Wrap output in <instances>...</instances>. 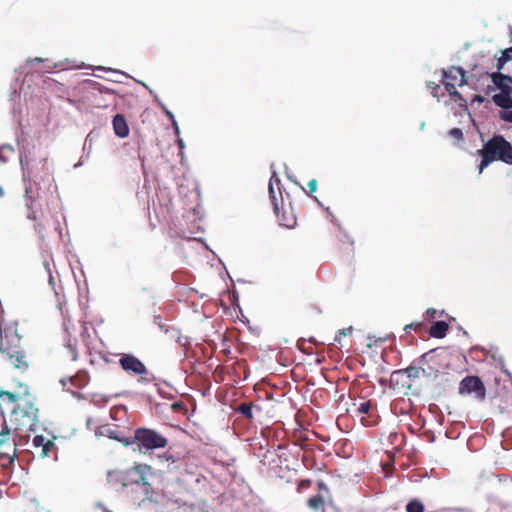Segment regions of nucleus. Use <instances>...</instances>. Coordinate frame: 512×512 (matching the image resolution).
Segmentation results:
<instances>
[{
  "label": "nucleus",
  "instance_id": "f257e3e1",
  "mask_svg": "<svg viewBox=\"0 0 512 512\" xmlns=\"http://www.w3.org/2000/svg\"><path fill=\"white\" fill-rule=\"evenodd\" d=\"M0 414L7 415L15 432L21 434H29L40 423L37 399L28 387L20 393L0 390Z\"/></svg>",
  "mask_w": 512,
  "mask_h": 512
},
{
  "label": "nucleus",
  "instance_id": "f03ea898",
  "mask_svg": "<svg viewBox=\"0 0 512 512\" xmlns=\"http://www.w3.org/2000/svg\"><path fill=\"white\" fill-rule=\"evenodd\" d=\"M482 160L478 166L479 173L493 161L500 160L512 165V145L502 135H494L478 150Z\"/></svg>",
  "mask_w": 512,
  "mask_h": 512
},
{
  "label": "nucleus",
  "instance_id": "7ed1b4c3",
  "mask_svg": "<svg viewBox=\"0 0 512 512\" xmlns=\"http://www.w3.org/2000/svg\"><path fill=\"white\" fill-rule=\"evenodd\" d=\"M30 434H21L15 432L12 438V429L8 425L6 418L0 423V459L8 463L14 462L17 450L29 444Z\"/></svg>",
  "mask_w": 512,
  "mask_h": 512
},
{
  "label": "nucleus",
  "instance_id": "20e7f679",
  "mask_svg": "<svg viewBox=\"0 0 512 512\" xmlns=\"http://www.w3.org/2000/svg\"><path fill=\"white\" fill-rule=\"evenodd\" d=\"M269 195L279 224L286 228H294L297 219L292 208L284 206L280 190V179L276 176V173H273L269 181Z\"/></svg>",
  "mask_w": 512,
  "mask_h": 512
},
{
  "label": "nucleus",
  "instance_id": "39448f33",
  "mask_svg": "<svg viewBox=\"0 0 512 512\" xmlns=\"http://www.w3.org/2000/svg\"><path fill=\"white\" fill-rule=\"evenodd\" d=\"M137 444L140 452L166 447L168 440L165 436L149 428H137L134 437L125 440L124 446Z\"/></svg>",
  "mask_w": 512,
  "mask_h": 512
},
{
  "label": "nucleus",
  "instance_id": "423d86ee",
  "mask_svg": "<svg viewBox=\"0 0 512 512\" xmlns=\"http://www.w3.org/2000/svg\"><path fill=\"white\" fill-rule=\"evenodd\" d=\"M150 469V466L141 464L122 472L120 477L123 486L134 484L141 486L143 490L148 493L150 483L148 482L147 474L150 473Z\"/></svg>",
  "mask_w": 512,
  "mask_h": 512
},
{
  "label": "nucleus",
  "instance_id": "0eeeda50",
  "mask_svg": "<svg viewBox=\"0 0 512 512\" xmlns=\"http://www.w3.org/2000/svg\"><path fill=\"white\" fill-rule=\"evenodd\" d=\"M120 365L129 375L139 376L142 382H151L155 377L148 371L146 366L133 354H124L120 359Z\"/></svg>",
  "mask_w": 512,
  "mask_h": 512
},
{
  "label": "nucleus",
  "instance_id": "6e6552de",
  "mask_svg": "<svg viewBox=\"0 0 512 512\" xmlns=\"http://www.w3.org/2000/svg\"><path fill=\"white\" fill-rule=\"evenodd\" d=\"M334 503L328 485L320 480L317 482V493L307 499V506L314 512H325L326 506Z\"/></svg>",
  "mask_w": 512,
  "mask_h": 512
},
{
  "label": "nucleus",
  "instance_id": "1a4fd4ad",
  "mask_svg": "<svg viewBox=\"0 0 512 512\" xmlns=\"http://www.w3.org/2000/svg\"><path fill=\"white\" fill-rule=\"evenodd\" d=\"M332 222L338 226L335 248L341 257L351 261L355 253V240L340 226L337 220L333 219Z\"/></svg>",
  "mask_w": 512,
  "mask_h": 512
},
{
  "label": "nucleus",
  "instance_id": "9d476101",
  "mask_svg": "<svg viewBox=\"0 0 512 512\" xmlns=\"http://www.w3.org/2000/svg\"><path fill=\"white\" fill-rule=\"evenodd\" d=\"M404 329L406 332H410L411 330H413L419 335L423 333H428L429 337L441 339L446 336L447 331L449 329V324L445 321H435L428 328L425 323L414 322L406 325Z\"/></svg>",
  "mask_w": 512,
  "mask_h": 512
},
{
  "label": "nucleus",
  "instance_id": "9b49d317",
  "mask_svg": "<svg viewBox=\"0 0 512 512\" xmlns=\"http://www.w3.org/2000/svg\"><path fill=\"white\" fill-rule=\"evenodd\" d=\"M22 337L13 326L0 329V352H18L21 349Z\"/></svg>",
  "mask_w": 512,
  "mask_h": 512
},
{
  "label": "nucleus",
  "instance_id": "f8f14e48",
  "mask_svg": "<svg viewBox=\"0 0 512 512\" xmlns=\"http://www.w3.org/2000/svg\"><path fill=\"white\" fill-rule=\"evenodd\" d=\"M459 393H473L476 398L483 400L486 396V389L479 377L466 376L465 378L462 379V381L459 384Z\"/></svg>",
  "mask_w": 512,
  "mask_h": 512
},
{
  "label": "nucleus",
  "instance_id": "ddd939ff",
  "mask_svg": "<svg viewBox=\"0 0 512 512\" xmlns=\"http://www.w3.org/2000/svg\"><path fill=\"white\" fill-rule=\"evenodd\" d=\"M55 449V443L52 439L43 435H36L32 440L31 449L26 450L30 451L34 457L44 459L49 457L50 452Z\"/></svg>",
  "mask_w": 512,
  "mask_h": 512
},
{
  "label": "nucleus",
  "instance_id": "4468645a",
  "mask_svg": "<svg viewBox=\"0 0 512 512\" xmlns=\"http://www.w3.org/2000/svg\"><path fill=\"white\" fill-rule=\"evenodd\" d=\"M7 361L19 373L26 372L30 367L27 354H8Z\"/></svg>",
  "mask_w": 512,
  "mask_h": 512
},
{
  "label": "nucleus",
  "instance_id": "2eb2a0df",
  "mask_svg": "<svg viewBox=\"0 0 512 512\" xmlns=\"http://www.w3.org/2000/svg\"><path fill=\"white\" fill-rule=\"evenodd\" d=\"M372 403L370 400L364 401L360 403L357 407V412L361 415V422L365 426H372L375 424L376 420L374 419L373 414L371 413Z\"/></svg>",
  "mask_w": 512,
  "mask_h": 512
},
{
  "label": "nucleus",
  "instance_id": "dca6fc26",
  "mask_svg": "<svg viewBox=\"0 0 512 512\" xmlns=\"http://www.w3.org/2000/svg\"><path fill=\"white\" fill-rule=\"evenodd\" d=\"M443 77L451 82L457 81L459 78V86L466 84L465 71L461 67L452 66L448 71L443 70Z\"/></svg>",
  "mask_w": 512,
  "mask_h": 512
},
{
  "label": "nucleus",
  "instance_id": "f3484780",
  "mask_svg": "<svg viewBox=\"0 0 512 512\" xmlns=\"http://www.w3.org/2000/svg\"><path fill=\"white\" fill-rule=\"evenodd\" d=\"M113 129L120 138H125L129 134V127L125 117L122 114H116L113 118Z\"/></svg>",
  "mask_w": 512,
  "mask_h": 512
},
{
  "label": "nucleus",
  "instance_id": "a211bd4d",
  "mask_svg": "<svg viewBox=\"0 0 512 512\" xmlns=\"http://www.w3.org/2000/svg\"><path fill=\"white\" fill-rule=\"evenodd\" d=\"M490 77L494 85L497 86L501 91H511L510 84H512V77L506 76L499 71L490 74Z\"/></svg>",
  "mask_w": 512,
  "mask_h": 512
},
{
  "label": "nucleus",
  "instance_id": "6ab92c4d",
  "mask_svg": "<svg viewBox=\"0 0 512 512\" xmlns=\"http://www.w3.org/2000/svg\"><path fill=\"white\" fill-rule=\"evenodd\" d=\"M234 410L240 413L247 420H253L254 418V410L260 411V407L255 405L253 402H242L237 405Z\"/></svg>",
  "mask_w": 512,
  "mask_h": 512
},
{
  "label": "nucleus",
  "instance_id": "aec40b11",
  "mask_svg": "<svg viewBox=\"0 0 512 512\" xmlns=\"http://www.w3.org/2000/svg\"><path fill=\"white\" fill-rule=\"evenodd\" d=\"M405 373L408 375V377H419L420 371L424 375H431L433 372L437 371L434 366H418L415 362H413L409 367H407L405 370Z\"/></svg>",
  "mask_w": 512,
  "mask_h": 512
},
{
  "label": "nucleus",
  "instance_id": "412c9836",
  "mask_svg": "<svg viewBox=\"0 0 512 512\" xmlns=\"http://www.w3.org/2000/svg\"><path fill=\"white\" fill-rule=\"evenodd\" d=\"M393 343V339L390 337H379L373 340V342H369L367 344V348L369 349H380L381 352H386L388 349L391 348V345Z\"/></svg>",
  "mask_w": 512,
  "mask_h": 512
},
{
  "label": "nucleus",
  "instance_id": "4be33fe9",
  "mask_svg": "<svg viewBox=\"0 0 512 512\" xmlns=\"http://www.w3.org/2000/svg\"><path fill=\"white\" fill-rule=\"evenodd\" d=\"M67 381L76 388H83L89 382V375L83 370H79L74 376L69 377Z\"/></svg>",
  "mask_w": 512,
  "mask_h": 512
},
{
  "label": "nucleus",
  "instance_id": "5701e85b",
  "mask_svg": "<svg viewBox=\"0 0 512 512\" xmlns=\"http://www.w3.org/2000/svg\"><path fill=\"white\" fill-rule=\"evenodd\" d=\"M493 102L504 109H510L512 108V98L510 96V91L507 92H501L498 94H495L493 96Z\"/></svg>",
  "mask_w": 512,
  "mask_h": 512
},
{
  "label": "nucleus",
  "instance_id": "b1692460",
  "mask_svg": "<svg viewBox=\"0 0 512 512\" xmlns=\"http://www.w3.org/2000/svg\"><path fill=\"white\" fill-rule=\"evenodd\" d=\"M88 338H90V336L83 337L87 352H102V342L96 338L88 341Z\"/></svg>",
  "mask_w": 512,
  "mask_h": 512
},
{
  "label": "nucleus",
  "instance_id": "393cba45",
  "mask_svg": "<svg viewBox=\"0 0 512 512\" xmlns=\"http://www.w3.org/2000/svg\"><path fill=\"white\" fill-rule=\"evenodd\" d=\"M102 434L106 435L110 439H114V440L121 442L123 445H124L125 440H130V438L121 437L119 435L118 430L115 428H111V427H104Z\"/></svg>",
  "mask_w": 512,
  "mask_h": 512
},
{
  "label": "nucleus",
  "instance_id": "a878e982",
  "mask_svg": "<svg viewBox=\"0 0 512 512\" xmlns=\"http://www.w3.org/2000/svg\"><path fill=\"white\" fill-rule=\"evenodd\" d=\"M406 512H424V505L419 500H411L406 505Z\"/></svg>",
  "mask_w": 512,
  "mask_h": 512
},
{
  "label": "nucleus",
  "instance_id": "bb28decb",
  "mask_svg": "<svg viewBox=\"0 0 512 512\" xmlns=\"http://www.w3.org/2000/svg\"><path fill=\"white\" fill-rule=\"evenodd\" d=\"M444 86L450 96L458 98L460 100L463 99L462 95L457 91L456 86L453 82L446 81V82H444Z\"/></svg>",
  "mask_w": 512,
  "mask_h": 512
},
{
  "label": "nucleus",
  "instance_id": "cd10ccee",
  "mask_svg": "<svg viewBox=\"0 0 512 512\" xmlns=\"http://www.w3.org/2000/svg\"><path fill=\"white\" fill-rule=\"evenodd\" d=\"M313 484V481L311 479H303L300 480L297 484L296 491L298 493H302L303 491L309 489Z\"/></svg>",
  "mask_w": 512,
  "mask_h": 512
},
{
  "label": "nucleus",
  "instance_id": "c85d7f7f",
  "mask_svg": "<svg viewBox=\"0 0 512 512\" xmlns=\"http://www.w3.org/2000/svg\"><path fill=\"white\" fill-rule=\"evenodd\" d=\"M448 135L454 138L457 142L463 140V132L460 128H452L448 131Z\"/></svg>",
  "mask_w": 512,
  "mask_h": 512
},
{
  "label": "nucleus",
  "instance_id": "c756f323",
  "mask_svg": "<svg viewBox=\"0 0 512 512\" xmlns=\"http://www.w3.org/2000/svg\"><path fill=\"white\" fill-rule=\"evenodd\" d=\"M352 330H353V328L351 326L339 330L338 334L334 338V341L337 343H341L342 337H346V336L350 335Z\"/></svg>",
  "mask_w": 512,
  "mask_h": 512
},
{
  "label": "nucleus",
  "instance_id": "7c9ffc66",
  "mask_svg": "<svg viewBox=\"0 0 512 512\" xmlns=\"http://www.w3.org/2000/svg\"><path fill=\"white\" fill-rule=\"evenodd\" d=\"M427 355L428 354H422L420 357H418L414 362L418 365V366H425V367H428V366H431L430 365V361L432 359H427Z\"/></svg>",
  "mask_w": 512,
  "mask_h": 512
},
{
  "label": "nucleus",
  "instance_id": "2f4dec72",
  "mask_svg": "<svg viewBox=\"0 0 512 512\" xmlns=\"http://www.w3.org/2000/svg\"><path fill=\"white\" fill-rule=\"evenodd\" d=\"M437 315H438V311L434 308H429L425 312V317H426V320H428V321H432L433 319L436 318Z\"/></svg>",
  "mask_w": 512,
  "mask_h": 512
},
{
  "label": "nucleus",
  "instance_id": "473e14b6",
  "mask_svg": "<svg viewBox=\"0 0 512 512\" xmlns=\"http://www.w3.org/2000/svg\"><path fill=\"white\" fill-rule=\"evenodd\" d=\"M35 229H36L38 235L40 236V238L44 239L45 238V225L39 222L35 225Z\"/></svg>",
  "mask_w": 512,
  "mask_h": 512
},
{
  "label": "nucleus",
  "instance_id": "72a5a7b5",
  "mask_svg": "<svg viewBox=\"0 0 512 512\" xmlns=\"http://www.w3.org/2000/svg\"><path fill=\"white\" fill-rule=\"evenodd\" d=\"M308 189H309V194H312L314 193L316 190H317V180L316 179H311L308 184Z\"/></svg>",
  "mask_w": 512,
  "mask_h": 512
},
{
  "label": "nucleus",
  "instance_id": "f704fd0d",
  "mask_svg": "<svg viewBox=\"0 0 512 512\" xmlns=\"http://www.w3.org/2000/svg\"><path fill=\"white\" fill-rule=\"evenodd\" d=\"M428 87L431 89L433 96H436L438 90L440 89V85L435 82H429Z\"/></svg>",
  "mask_w": 512,
  "mask_h": 512
},
{
  "label": "nucleus",
  "instance_id": "c9c22d12",
  "mask_svg": "<svg viewBox=\"0 0 512 512\" xmlns=\"http://www.w3.org/2000/svg\"><path fill=\"white\" fill-rule=\"evenodd\" d=\"M501 119L512 123V110L501 113Z\"/></svg>",
  "mask_w": 512,
  "mask_h": 512
},
{
  "label": "nucleus",
  "instance_id": "e433bc0d",
  "mask_svg": "<svg viewBox=\"0 0 512 512\" xmlns=\"http://www.w3.org/2000/svg\"><path fill=\"white\" fill-rule=\"evenodd\" d=\"M325 512H342L335 503H330L326 506Z\"/></svg>",
  "mask_w": 512,
  "mask_h": 512
},
{
  "label": "nucleus",
  "instance_id": "4c0bfd02",
  "mask_svg": "<svg viewBox=\"0 0 512 512\" xmlns=\"http://www.w3.org/2000/svg\"><path fill=\"white\" fill-rule=\"evenodd\" d=\"M166 115L171 119V121L173 122V125L175 126V130H176V133L179 134V127H178V124L175 120V117L174 115L170 112V111H166Z\"/></svg>",
  "mask_w": 512,
  "mask_h": 512
},
{
  "label": "nucleus",
  "instance_id": "58836bf2",
  "mask_svg": "<svg viewBox=\"0 0 512 512\" xmlns=\"http://www.w3.org/2000/svg\"><path fill=\"white\" fill-rule=\"evenodd\" d=\"M502 56L506 57V61L512 60V47L502 51Z\"/></svg>",
  "mask_w": 512,
  "mask_h": 512
},
{
  "label": "nucleus",
  "instance_id": "ea45409f",
  "mask_svg": "<svg viewBox=\"0 0 512 512\" xmlns=\"http://www.w3.org/2000/svg\"><path fill=\"white\" fill-rule=\"evenodd\" d=\"M506 62H507V61H506V57H503V56L501 55V57H500V58H498V61H497V65H496V66H497V69H498L499 71H500V70H502V69L504 68V64H505Z\"/></svg>",
  "mask_w": 512,
  "mask_h": 512
},
{
  "label": "nucleus",
  "instance_id": "a19ab883",
  "mask_svg": "<svg viewBox=\"0 0 512 512\" xmlns=\"http://www.w3.org/2000/svg\"><path fill=\"white\" fill-rule=\"evenodd\" d=\"M314 355L316 356V358L313 361L308 362V365H310V366H312L313 363L320 364V363H322V361L324 359L323 357H320L319 354H314Z\"/></svg>",
  "mask_w": 512,
  "mask_h": 512
},
{
  "label": "nucleus",
  "instance_id": "79ce46f5",
  "mask_svg": "<svg viewBox=\"0 0 512 512\" xmlns=\"http://www.w3.org/2000/svg\"><path fill=\"white\" fill-rule=\"evenodd\" d=\"M177 143L179 145L180 150H183L185 147L184 141L181 138H178Z\"/></svg>",
  "mask_w": 512,
  "mask_h": 512
},
{
  "label": "nucleus",
  "instance_id": "37998d69",
  "mask_svg": "<svg viewBox=\"0 0 512 512\" xmlns=\"http://www.w3.org/2000/svg\"><path fill=\"white\" fill-rule=\"evenodd\" d=\"M484 100H485V98H484V97H482V96H480V95H476V96L474 97V101H477V102H479V103L484 102Z\"/></svg>",
  "mask_w": 512,
  "mask_h": 512
},
{
  "label": "nucleus",
  "instance_id": "c03bdc74",
  "mask_svg": "<svg viewBox=\"0 0 512 512\" xmlns=\"http://www.w3.org/2000/svg\"><path fill=\"white\" fill-rule=\"evenodd\" d=\"M20 163H21L22 166L24 165V163L27 164V162L25 161V159L23 157L20 158Z\"/></svg>",
  "mask_w": 512,
  "mask_h": 512
},
{
  "label": "nucleus",
  "instance_id": "a18cd8bd",
  "mask_svg": "<svg viewBox=\"0 0 512 512\" xmlns=\"http://www.w3.org/2000/svg\"><path fill=\"white\" fill-rule=\"evenodd\" d=\"M68 322H69V320L64 322V327H65L66 331H68Z\"/></svg>",
  "mask_w": 512,
  "mask_h": 512
},
{
  "label": "nucleus",
  "instance_id": "49530a36",
  "mask_svg": "<svg viewBox=\"0 0 512 512\" xmlns=\"http://www.w3.org/2000/svg\"><path fill=\"white\" fill-rule=\"evenodd\" d=\"M339 344H340V346H339V347H338V346H336V345H335V343H332V346H335V348H337V349H341V348L343 347V345H342L341 343H339Z\"/></svg>",
  "mask_w": 512,
  "mask_h": 512
},
{
  "label": "nucleus",
  "instance_id": "de8ad7c7",
  "mask_svg": "<svg viewBox=\"0 0 512 512\" xmlns=\"http://www.w3.org/2000/svg\"><path fill=\"white\" fill-rule=\"evenodd\" d=\"M428 352H430V353L436 352V348H432Z\"/></svg>",
  "mask_w": 512,
  "mask_h": 512
},
{
  "label": "nucleus",
  "instance_id": "09e8293b",
  "mask_svg": "<svg viewBox=\"0 0 512 512\" xmlns=\"http://www.w3.org/2000/svg\"><path fill=\"white\" fill-rule=\"evenodd\" d=\"M298 347L299 349L302 351V352H305L304 348L300 346V344H298Z\"/></svg>",
  "mask_w": 512,
  "mask_h": 512
},
{
  "label": "nucleus",
  "instance_id": "8fccbe9b",
  "mask_svg": "<svg viewBox=\"0 0 512 512\" xmlns=\"http://www.w3.org/2000/svg\"><path fill=\"white\" fill-rule=\"evenodd\" d=\"M0 195L1 196L4 195V191H3V189L1 187H0Z\"/></svg>",
  "mask_w": 512,
  "mask_h": 512
},
{
  "label": "nucleus",
  "instance_id": "3c124183",
  "mask_svg": "<svg viewBox=\"0 0 512 512\" xmlns=\"http://www.w3.org/2000/svg\"><path fill=\"white\" fill-rule=\"evenodd\" d=\"M29 218H32V216L29 215ZM33 219L36 220V216L34 213H33Z\"/></svg>",
  "mask_w": 512,
  "mask_h": 512
},
{
  "label": "nucleus",
  "instance_id": "603ef678",
  "mask_svg": "<svg viewBox=\"0 0 512 512\" xmlns=\"http://www.w3.org/2000/svg\"><path fill=\"white\" fill-rule=\"evenodd\" d=\"M35 61H39V62H41V61H42V59H41V58H35Z\"/></svg>",
  "mask_w": 512,
  "mask_h": 512
},
{
  "label": "nucleus",
  "instance_id": "864d4df0",
  "mask_svg": "<svg viewBox=\"0 0 512 512\" xmlns=\"http://www.w3.org/2000/svg\"><path fill=\"white\" fill-rule=\"evenodd\" d=\"M62 384L65 386L66 385V381L63 379L61 380Z\"/></svg>",
  "mask_w": 512,
  "mask_h": 512
},
{
  "label": "nucleus",
  "instance_id": "5fc2aeb1",
  "mask_svg": "<svg viewBox=\"0 0 512 512\" xmlns=\"http://www.w3.org/2000/svg\"><path fill=\"white\" fill-rule=\"evenodd\" d=\"M77 359L76 354L73 356L72 360L75 361Z\"/></svg>",
  "mask_w": 512,
  "mask_h": 512
},
{
  "label": "nucleus",
  "instance_id": "6e6d98bb",
  "mask_svg": "<svg viewBox=\"0 0 512 512\" xmlns=\"http://www.w3.org/2000/svg\"><path fill=\"white\" fill-rule=\"evenodd\" d=\"M104 512H111V511L105 510Z\"/></svg>",
  "mask_w": 512,
  "mask_h": 512
},
{
  "label": "nucleus",
  "instance_id": "4d7b16f0",
  "mask_svg": "<svg viewBox=\"0 0 512 512\" xmlns=\"http://www.w3.org/2000/svg\"><path fill=\"white\" fill-rule=\"evenodd\" d=\"M0 390H3V389L0 387Z\"/></svg>",
  "mask_w": 512,
  "mask_h": 512
}]
</instances>
